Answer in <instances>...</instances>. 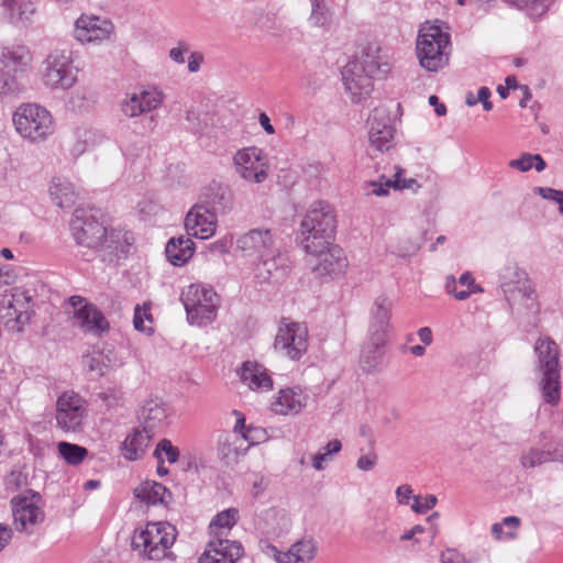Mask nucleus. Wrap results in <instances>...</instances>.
Here are the masks:
<instances>
[{
    "label": "nucleus",
    "instance_id": "nucleus-24",
    "mask_svg": "<svg viewBox=\"0 0 563 563\" xmlns=\"http://www.w3.org/2000/svg\"><path fill=\"white\" fill-rule=\"evenodd\" d=\"M218 217L203 205L194 206L185 219V228L188 234L207 240L211 238L217 230Z\"/></svg>",
    "mask_w": 563,
    "mask_h": 563
},
{
    "label": "nucleus",
    "instance_id": "nucleus-43",
    "mask_svg": "<svg viewBox=\"0 0 563 563\" xmlns=\"http://www.w3.org/2000/svg\"><path fill=\"white\" fill-rule=\"evenodd\" d=\"M239 441H241V439L236 435L228 432L221 433L218 439L219 457L228 464L236 462L241 454V449L238 445Z\"/></svg>",
    "mask_w": 563,
    "mask_h": 563
},
{
    "label": "nucleus",
    "instance_id": "nucleus-59",
    "mask_svg": "<svg viewBox=\"0 0 563 563\" xmlns=\"http://www.w3.org/2000/svg\"><path fill=\"white\" fill-rule=\"evenodd\" d=\"M437 497L434 495L413 496L411 509L417 514H426L437 505Z\"/></svg>",
    "mask_w": 563,
    "mask_h": 563
},
{
    "label": "nucleus",
    "instance_id": "nucleus-57",
    "mask_svg": "<svg viewBox=\"0 0 563 563\" xmlns=\"http://www.w3.org/2000/svg\"><path fill=\"white\" fill-rule=\"evenodd\" d=\"M186 121L192 133H201L207 126V114L196 109H189L186 111Z\"/></svg>",
    "mask_w": 563,
    "mask_h": 563
},
{
    "label": "nucleus",
    "instance_id": "nucleus-42",
    "mask_svg": "<svg viewBox=\"0 0 563 563\" xmlns=\"http://www.w3.org/2000/svg\"><path fill=\"white\" fill-rule=\"evenodd\" d=\"M317 542L312 538H303L295 542L283 558L287 559L286 563H310L317 554Z\"/></svg>",
    "mask_w": 563,
    "mask_h": 563
},
{
    "label": "nucleus",
    "instance_id": "nucleus-26",
    "mask_svg": "<svg viewBox=\"0 0 563 563\" xmlns=\"http://www.w3.org/2000/svg\"><path fill=\"white\" fill-rule=\"evenodd\" d=\"M238 375L242 384L252 391L268 393L274 387L269 371L257 362H243L238 369Z\"/></svg>",
    "mask_w": 563,
    "mask_h": 563
},
{
    "label": "nucleus",
    "instance_id": "nucleus-34",
    "mask_svg": "<svg viewBox=\"0 0 563 563\" xmlns=\"http://www.w3.org/2000/svg\"><path fill=\"white\" fill-rule=\"evenodd\" d=\"M391 308L393 302L387 296L380 295L375 299L371 309L369 334L386 336L390 325Z\"/></svg>",
    "mask_w": 563,
    "mask_h": 563
},
{
    "label": "nucleus",
    "instance_id": "nucleus-3",
    "mask_svg": "<svg viewBox=\"0 0 563 563\" xmlns=\"http://www.w3.org/2000/svg\"><path fill=\"white\" fill-rule=\"evenodd\" d=\"M177 538L175 526L167 521H151L143 529L135 530L132 537V548L139 554L151 561L168 558Z\"/></svg>",
    "mask_w": 563,
    "mask_h": 563
},
{
    "label": "nucleus",
    "instance_id": "nucleus-9",
    "mask_svg": "<svg viewBox=\"0 0 563 563\" xmlns=\"http://www.w3.org/2000/svg\"><path fill=\"white\" fill-rule=\"evenodd\" d=\"M11 508L13 526L19 532L32 534L45 519L42 496L33 490L13 497Z\"/></svg>",
    "mask_w": 563,
    "mask_h": 563
},
{
    "label": "nucleus",
    "instance_id": "nucleus-8",
    "mask_svg": "<svg viewBox=\"0 0 563 563\" xmlns=\"http://www.w3.org/2000/svg\"><path fill=\"white\" fill-rule=\"evenodd\" d=\"M88 401L74 390L63 391L56 400L55 420L58 429L66 433L80 432L88 418Z\"/></svg>",
    "mask_w": 563,
    "mask_h": 563
},
{
    "label": "nucleus",
    "instance_id": "nucleus-13",
    "mask_svg": "<svg viewBox=\"0 0 563 563\" xmlns=\"http://www.w3.org/2000/svg\"><path fill=\"white\" fill-rule=\"evenodd\" d=\"M114 35V25L108 18L84 13L75 22L74 37L82 44L100 45Z\"/></svg>",
    "mask_w": 563,
    "mask_h": 563
},
{
    "label": "nucleus",
    "instance_id": "nucleus-29",
    "mask_svg": "<svg viewBox=\"0 0 563 563\" xmlns=\"http://www.w3.org/2000/svg\"><path fill=\"white\" fill-rule=\"evenodd\" d=\"M352 62H358L373 80L385 77L390 70L386 56L382 54L380 47L376 44L367 45L361 56L352 59Z\"/></svg>",
    "mask_w": 563,
    "mask_h": 563
},
{
    "label": "nucleus",
    "instance_id": "nucleus-20",
    "mask_svg": "<svg viewBox=\"0 0 563 563\" xmlns=\"http://www.w3.org/2000/svg\"><path fill=\"white\" fill-rule=\"evenodd\" d=\"M345 93L353 103L367 99L374 90L373 79L358 62L350 60L341 70Z\"/></svg>",
    "mask_w": 563,
    "mask_h": 563
},
{
    "label": "nucleus",
    "instance_id": "nucleus-36",
    "mask_svg": "<svg viewBox=\"0 0 563 563\" xmlns=\"http://www.w3.org/2000/svg\"><path fill=\"white\" fill-rule=\"evenodd\" d=\"M194 252L195 243L186 236L172 238L165 247L166 257L174 266L186 264L192 257Z\"/></svg>",
    "mask_w": 563,
    "mask_h": 563
},
{
    "label": "nucleus",
    "instance_id": "nucleus-16",
    "mask_svg": "<svg viewBox=\"0 0 563 563\" xmlns=\"http://www.w3.org/2000/svg\"><path fill=\"white\" fill-rule=\"evenodd\" d=\"M236 247L245 257L264 258L277 252V234L271 229H251L236 240Z\"/></svg>",
    "mask_w": 563,
    "mask_h": 563
},
{
    "label": "nucleus",
    "instance_id": "nucleus-40",
    "mask_svg": "<svg viewBox=\"0 0 563 563\" xmlns=\"http://www.w3.org/2000/svg\"><path fill=\"white\" fill-rule=\"evenodd\" d=\"M309 4L310 13L308 24L311 27L329 29L332 23L333 12L329 5V0H301Z\"/></svg>",
    "mask_w": 563,
    "mask_h": 563
},
{
    "label": "nucleus",
    "instance_id": "nucleus-2",
    "mask_svg": "<svg viewBox=\"0 0 563 563\" xmlns=\"http://www.w3.org/2000/svg\"><path fill=\"white\" fill-rule=\"evenodd\" d=\"M335 230L333 208L325 201H314L300 222L301 245L305 250L316 251L318 245L333 242Z\"/></svg>",
    "mask_w": 563,
    "mask_h": 563
},
{
    "label": "nucleus",
    "instance_id": "nucleus-49",
    "mask_svg": "<svg viewBox=\"0 0 563 563\" xmlns=\"http://www.w3.org/2000/svg\"><path fill=\"white\" fill-rule=\"evenodd\" d=\"M520 526V519L516 516L505 517L500 522L492 526V536L496 540H510L516 537V530Z\"/></svg>",
    "mask_w": 563,
    "mask_h": 563
},
{
    "label": "nucleus",
    "instance_id": "nucleus-58",
    "mask_svg": "<svg viewBox=\"0 0 563 563\" xmlns=\"http://www.w3.org/2000/svg\"><path fill=\"white\" fill-rule=\"evenodd\" d=\"M533 192L545 200L556 203L559 212L563 216V190L551 187H534Z\"/></svg>",
    "mask_w": 563,
    "mask_h": 563
},
{
    "label": "nucleus",
    "instance_id": "nucleus-27",
    "mask_svg": "<svg viewBox=\"0 0 563 563\" xmlns=\"http://www.w3.org/2000/svg\"><path fill=\"white\" fill-rule=\"evenodd\" d=\"M289 271L287 257L277 249L276 253L258 258L255 277L260 283H278L288 275Z\"/></svg>",
    "mask_w": 563,
    "mask_h": 563
},
{
    "label": "nucleus",
    "instance_id": "nucleus-21",
    "mask_svg": "<svg viewBox=\"0 0 563 563\" xmlns=\"http://www.w3.org/2000/svg\"><path fill=\"white\" fill-rule=\"evenodd\" d=\"M275 349L291 360H299L308 349V329L302 323L291 322L280 327L275 339Z\"/></svg>",
    "mask_w": 563,
    "mask_h": 563
},
{
    "label": "nucleus",
    "instance_id": "nucleus-11",
    "mask_svg": "<svg viewBox=\"0 0 563 563\" xmlns=\"http://www.w3.org/2000/svg\"><path fill=\"white\" fill-rule=\"evenodd\" d=\"M32 313V298L21 288H12L0 300V318L4 328L12 333H20L29 323Z\"/></svg>",
    "mask_w": 563,
    "mask_h": 563
},
{
    "label": "nucleus",
    "instance_id": "nucleus-32",
    "mask_svg": "<svg viewBox=\"0 0 563 563\" xmlns=\"http://www.w3.org/2000/svg\"><path fill=\"white\" fill-rule=\"evenodd\" d=\"M35 12V5L32 0L2 1L3 16L15 26H27L31 24Z\"/></svg>",
    "mask_w": 563,
    "mask_h": 563
},
{
    "label": "nucleus",
    "instance_id": "nucleus-50",
    "mask_svg": "<svg viewBox=\"0 0 563 563\" xmlns=\"http://www.w3.org/2000/svg\"><path fill=\"white\" fill-rule=\"evenodd\" d=\"M57 449L59 455L69 465H79L88 455L86 448L65 441L59 442Z\"/></svg>",
    "mask_w": 563,
    "mask_h": 563
},
{
    "label": "nucleus",
    "instance_id": "nucleus-28",
    "mask_svg": "<svg viewBox=\"0 0 563 563\" xmlns=\"http://www.w3.org/2000/svg\"><path fill=\"white\" fill-rule=\"evenodd\" d=\"M168 408L158 397L146 399L139 413V419L143 422V429L153 434L156 429L166 426Z\"/></svg>",
    "mask_w": 563,
    "mask_h": 563
},
{
    "label": "nucleus",
    "instance_id": "nucleus-47",
    "mask_svg": "<svg viewBox=\"0 0 563 563\" xmlns=\"http://www.w3.org/2000/svg\"><path fill=\"white\" fill-rule=\"evenodd\" d=\"M508 4L522 10L531 19L543 16L550 9L553 0H505Z\"/></svg>",
    "mask_w": 563,
    "mask_h": 563
},
{
    "label": "nucleus",
    "instance_id": "nucleus-52",
    "mask_svg": "<svg viewBox=\"0 0 563 563\" xmlns=\"http://www.w3.org/2000/svg\"><path fill=\"white\" fill-rule=\"evenodd\" d=\"M394 174L390 178L394 190H411L417 192L420 189V184L413 177H406V169L399 166L394 167Z\"/></svg>",
    "mask_w": 563,
    "mask_h": 563
},
{
    "label": "nucleus",
    "instance_id": "nucleus-41",
    "mask_svg": "<svg viewBox=\"0 0 563 563\" xmlns=\"http://www.w3.org/2000/svg\"><path fill=\"white\" fill-rule=\"evenodd\" d=\"M206 207L218 217V213H227L233 205V195L228 187L216 185L209 188Z\"/></svg>",
    "mask_w": 563,
    "mask_h": 563
},
{
    "label": "nucleus",
    "instance_id": "nucleus-63",
    "mask_svg": "<svg viewBox=\"0 0 563 563\" xmlns=\"http://www.w3.org/2000/svg\"><path fill=\"white\" fill-rule=\"evenodd\" d=\"M16 277V271L11 265H0V287L12 285Z\"/></svg>",
    "mask_w": 563,
    "mask_h": 563
},
{
    "label": "nucleus",
    "instance_id": "nucleus-54",
    "mask_svg": "<svg viewBox=\"0 0 563 563\" xmlns=\"http://www.w3.org/2000/svg\"><path fill=\"white\" fill-rule=\"evenodd\" d=\"M163 454L166 456L168 463L174 464L179 459V450L174 446L172 441L168 439H162L155 448L154 456L158 463H164Z\"/></svg>",
    "mask_w": 563,
    "mask_h": 563
},
{
    "label": "nucleus",
    "instance_id": "nucleus-18",
    "mask_svg": "<svg viewBox=\"0 0 563 563\" xmlns=\"http://www.w3.org/2000/svg\"><path fill=\"white\" fill-rule=\"evenodd\" d=\"M519 462L523 468H534L550 462H563V448L547 441L545 435L541 433L538 439L521 450Z\"/></svg>",
    "mask_w": 563,
    "mask_h": 563
},
{
    "label": "nucleus",
    "instance_id": "nucleus-22",
    "mask_svg": "<svg viewBox=\"0 0 563 563\" xmlns=\"http://www.w3.org/2000/svg\"><path fill=\"white\" fill-rule=\"evenodd\" d=\"M163 100L162 91L154 87H148L140 92L126 95V98L121 103V110L124 115L135 118L156 110L161 107Z\"/></svg>",
    "mask_w": 563,
    "mask_h": 563
},
{
    "label": "nucleus",
    "instance_id": "nucleus-60",
    "mask_svg": "<svg viewBox=\"0 0 563 563\" xmlns=\"http://www.w3.org/2000/svg\"><path fill=\"white\" fill-rule=\"evenodd\" d=\"M266 439V432L260 427L249 424L241 440L246 441L249 445H255Z\"/></svg>",
    "mask_w": 563,
    "mask_h": 563
},
{
    "label": "nucleus",
    "instance_id": "nucleus-7",
    "mask_svg": "<svg viewBox=\"0 0 563 563\" xmlns=\"http://www.w3.org/2000/svg\"><path fill=\"white\" fill-rule=\"evenodd\" d=\"M305 251L308 254L307 264L311 273L321 282L340 278L349 267L344 250L333 242L320 244L316 251Z\"/></svg>",
    "mask_w": 563,
    "mask_h": 563
},
{
    "label": "nucleus",
    "instance_id": "nucleus-4",
    "mask_svg": "<svg viewBox=\"0 0 563 563\" xmlns=\"http://www.w3.org/2000/svg\"><path fill=\"white\" fill-rule=\"evenodd\" d=\"M180 301L190 325L206 327L212 323L221 305L220 296L211 286L191 284L180 292Z\"/></svg>",
    "mask_w": 563,
    "mask_h": 563
},
{
    "label": "nucleus",
    "instance_id": "nucleus-12",
    "mask_svg": "<svg viewBox=\"0 0 563 563\" xmlns=\"http://www.w3.org/2000/svg\"><path fill=\"white\" fill-rule=\"evenodd\" d=\"M71 307L69 311L71 324L81 332L100 336L110 329L109 322L103 313L81 296H71L68 299Z\"/></svg>",
    "mask_w": 563,
    "mask_h": 563
},
{
    "label": "nucleus",
    "instance_id": "nucleus-37",
    "mask_svg": "<svg viewBox=\"0 0 563 563\" xmlns=\"http://www.w3.org/2000/svg\"><path fill=\"white\" fill-rule=\"evenodd\" d=\"M134 496L145 505L156 506L158 504H166L170 493L163 484L146 481L134 489Z\"/></svg>",
    "mask_w": 563,
    "mask_h": 563
},
{
    "label": "nucleus",
    "instance_id": "nucleus-35",
    "mask_svg": "<svg viewBox=\"0 0 563 563\" xmlns=\"http://www.w3.org/2000/svg\"><path fill=\"white\" fill-rule=\"evenodd\" d=\"M153 435V433L145 429H134L133 432L128 434L125 440L122 442L121 453L123 457L128 461H136L141 459L144 455Z\"/></svg>",
    "mask_w": 563,
    "mask_h": 563
},
{
    "label": "nucleus",
    "instance_id": "nucleus-55",
    "mask_svg": "<svg viewBox=\"0 0 563 563\" xmlns=\"http://www.w3.org/2000/svg\"><path fill=\"white\" fill-rule=\"evenodd\" d=\"M99 399L108 409H115L123 406L124 393L119 387H110L99 393Z\"/></svg>",
    "mask_w": 563,
    "mask_h": 563
},
{
    "label": "nucleus",
    "instance_id": "nucleus-25",
    "mask_svg": "<svg viewBox=\"0 0 563 563\" xmlns=\"http://www.w3.org/2000/svg\"><path fill=\"white\" fill-rule=\"evenodd\" d=\"M308 400L309 395L300 386L286 387L277 393L271 408L276 415H297L307 406Z\"/></svg>",
    "mask_w": 563,
    "mask_h": 563
},
{
    "label": "nucleus",
    "instance_id": "nucleus-15",
    "mask_svg": "<svg viewBox=\"0 0 563 563\" xmlns=\"http://www.w3.org/2000/svg\"><path fill=\"white\" fill-rule=\"evenodd\" d=\"M233 162L238 174L246 181L261 184L268 176L267 155L257 146L239 150Z\"/></svg>",
    "mask_w": 563,
    "mask_h": 563
},
{
    "label": "nucleus",
    "instance_id": "nucleus-10",
    "mask_svg": "<svg viewBox=\"0 0 563 563\" xmlns=\"http://www.w3.org/2000/svg\"><path fill=\"white\" fill-rule=\"evenodd\" d=\"M42 75L44 84L52 89L71 88L77 81L71 51L58 48L52 51L43 62Z\"/></svg>",
    "mask_w": 563,
    "mask_h": 563
},
{
    "label": "nucleus",
    "instance_id": "nucleus-45",
    "mask_svg": "<svg viewBox=\"0 0 563 563\" xmlns=\"http://www.w3.org/2000/svg\"><path fill=\"white\" fill-rule=\"evenodd\" d=\"M508 166L521 173H527L532 168L541 173L547 168V163L540 154L525 152L518 158L509 161Z\"/></svg>",
    "mask_w": 563,
    "mask_h": 563
},
{
    "label": "nucleus",
    "instance_id": "nucleus-64",
    "mask_svg": "<svg viewBox=\"0 0 563 563\" xmlns=\"http://www.w3.org/2000/svg\"><path fill=\"white\" fill-rule=\"evenodd\" d=\"M189 48L188 45L184 42H179L176 47H173L169 51V57L173 62L177 64H184L185 63V54L188 53Z\"/></svg>",
    "mask_w": 563,
    "mask_h": 563
},
{
    "label": "nucleus",
    "instance_id": "nucleus-17",
    "mask_svg": "<svg viewBox=\"0 0 563 563\" xmlns=\"http://www.w3.org/2000/svg\"><path fill=\"white\" fill-rule=\"evenodd\" d=\"M133 242L132 232L121 229H107L95 252L102 262L117 264L128 257Z\"/></svg>",
    "mask_w": 563,
    "mask_h": 563
},
{
    "label": "nucleus",
    "instance_id": "nucleus-62",
    "mask_svg": "<svg viewBox=\"0 0 563 563\" xmlns=\"http://www.w3.org/2000/svg\"><path fill=\"white\" fill-rule=\"evenodd\" d=\"M440 560L442 563H472L455 549H446L441 553Z\"/></svg>",
    "mask_w": 563,
    "mask_h": 563
},
{
    "label": "nucleus",
    "instance_id": "nucleus-23",
    "mask_svg": "<svg viewBox=\"0 0 563 563\" xmlns=\"http://www.w3.org/2000/svg\"><path fill=\"white\" fill-rule=\"evenodd\" d=\"M243 555V547L238 541L224 538L210 540L198 563H235Z\"/></svg>",
    "mask_w": 563,
    "mask_h": 563
},
{
    "label": "nucleus",
    "instance_id": "nucleus-31",
    "mask_svg": "<svg viewBox=\"0 0 563 563\" xmlns=\"http://www.w3.org/2000/svg\"><path fill=\"white\" fill-rule=\"evenodd\" d=\"M503 291L510 305L520 303L529 311L537 312L536 292L528 279L503 284Z\"/></svg>",
    "mask_w": 563,
    "mask_h": 563
},
{
    "label": "nucleus",
    "instance_id": "nucleus-1",
    "mask_svg": "<svg viewBox=\"0 0 563 563\" xmlns=\"http://www.w3.org/2000/svg\"><path fill=\"white\" fill-rule=\"evenodd\" d=\"M451 49V35L444 23L427 21L421 24L416 41V55L424 70L435 73L448 66Z\"/></svg>",
    "mask_w": 563,
    "mask_h": 563
},
{
    "label": "nucleus",
    "instance_id": "nucleus-61",
    "mask_svg": "<svg viewBox=\"0 0 563 563\" xmlns=\"http://www.w3.org/2000/svg\"><path fill=\"white\" fill-rule=\"evenodd\" d=\"M260 548L263 554H265L268 558L274 559L277 563H286L287 559H284L283 556L287 555V551H280L277 549L276 545L272 544L271 542L266 540L260 541Z\"/></svg>",
    "mask_w": 563,
    "mask_h": 563
},
{
    "label": "nucleus",
    "instance_id": "nucleus-53",
    "mask_svg": "<svg viewBox=\"0 0 563 563\" xmlns=\"http://www.w3.org/2000/svg\"><path fill=\"white\" fill-rule=\"evenodd\" d=\"M145 321H147L148 323L153 322V317L151 314V306H150V303H145L143 306L137 305L134 308V314H133L134 329L139 332H143L146 334L153 333V328L146 327Z\"/></svg>",
    "mask_w": 563,
    "mask_h": 563
},
{
    "label": "nucleus",
    "instance_id": "nucleus-19",
    "mask_svg": "<svg viewBox=\"0 0 563 563\" xmlns=\"http://www.w3.org/2000/svg\"><path fill=\"white\" fill-rule=\"evenodd\" d=\"M368 140L373 148L378 152L388 151L395 139V128L385 107H376L368 117Z\"/></svg>",
    "mask_w": 563,
    "mask_h": 563
},
{
    "label": "nucleus",
    "instance_id": "nucleus-14",
    "mask_svg": "<svg viewBox=\"0 0 563 563\" xmlns=\"http://www.w3.org/2000/svg\"><path fill=\"white\" fill-rule=\"evenodd\" d=\"M73 236L78 245L91 249L100 244L107 228L90 210L76 209L70 222Z\"/></svg>",
    "mask_w": 563,
    "mask_h": 563
},
{
    "label": "nucleus",
    "instance_id": "nucleus-51",
    "mask_svg": "<svg viewBox=\"0 0 563 563\" xmlns=\"http://www.w3.org/2000/svg\"><path fill=\"white\" fill-rule=\"evenodd\" d=\"M394 174L390 178L394 190H411L417 192L420 189V184L413 177H406V169L399 166L394 167Z\"/></svg>",
    "mask_w": 563,
    "mask_h": 563
},
{
    "label": "nucleus",
    "instance_id": "nucleus-46",
    "mask_svg": "<svg viewBox=\"0 0 563 563\" xmlns=\"http://www.w3.org/2000/svg\"><path fill=\"white\" fill-rule=\"evenodd\" d=\"M76 142L73 146L71 153L75 156L81 155L89 147L96 145L101 136L99 133L88 126H79L75 131Z\"/></svg>",
    "mask_w": 563,
    "mask_h": 563
},
{
    "label": "nucleus",
    "instance_id": "nucleus-56",
    "mask_svg": "<svg viewBox=\"0 0 563 563\" xmlns=\"http://www.w3.org/2000/svg\"><path fill=\"white\" fill-rule=\"evenodd\" d=\"M393 188L391 180L385 175H380L378 179L366 183L365 189L367 195H374L376 197H385L389 194Z\"/></svg>",
    "mask_w": 563,
    "mask_h": 563
},
{
    "label": "nucleus",
    "instance_id": "nucleus-6",
    "mask_svg": "<svg viewBox=\"0 0 563 563\" xmlns=\"http://www.w3.org/2000/svg\"><path fill=\"white\" fill-rule=\"evenodd\" d=\"M541 372L540 387L545 402L556 405L560 400L559 349L550 338H540L534 345Z\"/></svg>",
    "mask_w": 563,
    "mask_h": 563
},
{
    "label": "nucleus",
    "instance_id": "nucleus-5",
    "mask_svg": "<svg viewBox=\"0 0 563 563\" xmlns=\"http://www.w3.org/2000/svg\"><path fill=\"white\" fill-rule=\"evenodd\" d=\"M16 132L25 140L37 143L45 141L54 132L51 112L37 103H22L12 115Z\"/></svg>",
    "mask_w": 563,
    "mask_h": 563
},
{
    "label": "nucleus",
    "instance_id": "nucleus-48",
    "mask_svg": "<svg viewBox=\"0 0 563 563\" xmlns=\"http://www.w3.org/2000/svg\"><path fill=\"white\" fill-rule=\"evenodd\" d=\"M82 363L85 368L90 374H92L95 377H101L106 375L111 360L103 352L93 351L92 353L84 355Z\"/></svg>",
    "mask_w": 563,
    "mask_h": 563
},
{
    "label": "nucleus",
    "instance_id": "nucleus-39",
    "mask_svg": "<svg viewBox=\"0 0 563 563\" xmlns=\"http://www.w3.org/2000/svg\"><path fill=\"white\" fill-rule=\"evenodd\" d=\"M49 195L53 202L59 208H70L77 198L74 185L62 177L53 178Z\"/></svg>",
    "mask_w": 563,
    "mask_h": 563
},
{
    "label": "nucleus",
    "instance_id": "nucleus-33",
    "mask_svg": "<svg viewBox=\"0 0 563 563\" xmlns=\"http://www.w3.org/2000/svg\"><path fill=\"white\" fill-rule=\"evenodd\" d=\"M386 336L383 334H369L361 353V366L366 372H375L380 368L384 357Z\"/></svg>",
    "mask_w": 563,
    "mask_h": 563
},
{
    "label": "nucleus",
    "instance_id": "nucleus-30",
    "mask_svg": "<svg viewBox=\"0 0 563 563\" xmlns=\"http://www.w3.org/2000/svg\"><path fill=\"white\" fill-rule=\"evenodd\" d=\"M32 60V54L25 45L4 46L0 52V64L9 74L26 71Z\"/></svg>",
    "mask_w": 563,
    "mask_h": 563
},
{
    "label": "nucleus",
    "instance_id": "nucleus-38",
    "mask_svg": "<svg viewBox=\"0 0 563 563\" xmlns=\"http://www.w3.org/2000/svg\"><path fill=\"white\" fill-rule=\"evenodd\" d=\"M445 289L457 300H466L472 294L482 292L483 288L475 283L470 272L463 273L459 282L453 276L448 277Z\"/></svg>",
    "mask_w": 563,
    "mask_h": 563
},
{
    "label": "nucleus",
    "instance_id": "nucleus-44",
    "mask_svg": "<svg viewBox=\"0 0 563 563\" xmlns=\"http://www.w3.org/2000/svg\"><path fill=\"white\" fill-rule=\"evenodd\" d=\"M239 519V511L235 508H229L220 511L210 522V530L216 534V538H222L230 531Z\"/></svg>",
    "mask_w": 563,
    "mask_h": 563
}]
</instances>
